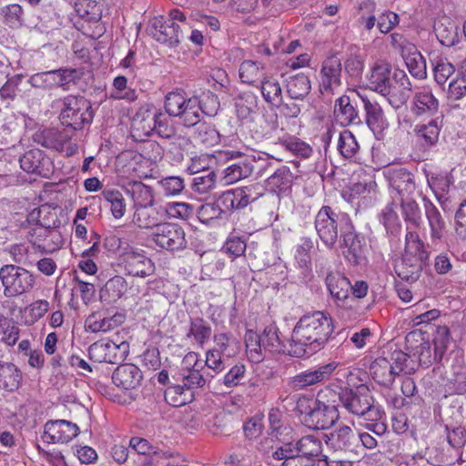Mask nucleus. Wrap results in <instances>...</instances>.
Returning <instances> with one entry per match:
<instances>
[{
    "mask_svg": "<svg viewBox=\"0 0 466 466\" xmlns=\"http://www.w3.org/2000/svg\"><path fill=\"white\" fill-rule=\"evenodd\" d=\"M362 101L366 112L367 125L372 129L380 127L384 119L381 106L377 102H372L368 98H362Z\"/></svg>",
    "mask_w": 466,
    "mask_h": 466,
    "instance_id": "nucleus-48",
    "label": "nucleus"
},
{
    "mask_svg": "<svg viewBox=\"0 0 466 466\" xmlns=\"http://www.w3.org/2000/svg\"><path fill=\"white\" fill-rule=\"evenodd\" d=\"M217 175L213 170H208L194 177L193 189L200 194H205L215 188Z\"/></svg>",
    "mask_w": 466,
    "mask_h": 466,
    "instance_id": "nucleus-57",
    "label": "nucleus"
},
{
    "mask_svg": "<svg viewBox=\"0 0 466 466\" xmlns=\"http://www.w3.org/2000/svg\"><path fill=\"white\" fill-rule=\"evenodd\" d=\"M245 343L247 347V351L254 362H259L262 360V341L261 336L258 335L256 332L252 330H248L245 335Z\"/></svg>",
    "mask_w": 466,
    "mask_h": 466,
    "instance_id": "nucleus-52",
    "label": "nucleus"
},
{
    "mask_svg": "<svg viewBox=\"0 0 466 466\" xmlns=\"http://www.w3.org/2000/svg\"><path fill=\"white\" fill-rule=\"evenodd\" d=\"M428 258L424 244L416 232L406 234L405 252L402 259L395 266L398 276L410 282L416 281L422 270L423 263Z\"/></svg>",
    "mask_w": 466,
    "mask_h": 466,
    "instance_id": "nucleus-4",
    "label": "nucleus"
},
{
    "mask_svg": "<svg viewBox=\"0 0 466 466\" xmlns=\"http://www.w3.org/2000/svg\"><path fill=\"white\" fill-rule=\"evenodd\" d=\"M442 127V117L431 119L428 124H418L413 132L417 140L425 147L434 146L438 140Z\"/></svg>",
    "mask_w": 466,
    "mask_h": 466,
    "instance_id": "nucleus-27",
    "label": "nucleus"
},
{
    "mask_svg": "<svg viewBox=\"0 0 466 466\" xmlns=\"http://www.w3.org/2000/svg\"><path fill=\"white\" fill-rule=\"evenodd\" d=\"M340 248L346 259L354 265L360 263L364 257V244L361 238L354 231L352 223L350 228L344 229L340 234Z\"/></svg>",
    "mask_w": 466,
    "mask_h": 466,
    "instance_id": "nucleus-18",
    "label": "nucleus"
},
{
    "mask_svg": "<svg viewBox=\"0 0 466 466\" xmlns=\"http://www.w3.org/2000/svg\"><path fill=\"white\" fill-rule=\"evenodd\" d=\"M128 349V343L125 341L117 344L111 340H99L90 345L88 354L90 359L96 362L115 364L126 358Z\"/></svg>",
    "mask_w": 466,
    "mask_h": 466,
    "instance_id": "nucleus-10",
    "label": "nucleus"
},
{
    "mask_svg": "<svg viewBox=\"0 0 466 466\" xmlns=\"http://www.w3.org/2000/svg\"><path fill=\"white\" fill-rule=\"evenodd\" d=\"M135 209L133 221L140 228H157L164 219V215L154 207V204Z\"/></svg>",
    "mask_w": 466,
    "mask_h": 466,
    "instance_id": "nucleus-32",
    "label": "nucleus"
},
{
    "mask_svg": "<svg viewBox=\"0 0 466 466\" xmlns=\"http://www.w3.org/2000/svg\"><path fill=\"white\" fill-rule=\"evenodd\" d=\"M149 31L157 41L169 46H177L183 38L181 26L174 20L162 16L150 21Z\"/></svg>",
    "mask_w": 466,
    "mask_h": 466,
    "instance_id": "nucleus-15",
    "label": "nucleus"
},
{
    "mask_svg": "<svg viewBox=\"0 0 466 466\" xmlns=\"http://www.w3.org/2000/svg\"><path fill=\"white\" fill-rule=\"evenodd\" d=\"M198 218L202 223L208 224L214 219L220 218L225 210L219 203H205L198 209Z\"/></svg>",
    "mask_w": 466,
    "mask_h": 466,
    "instance_id": "nucleus-56",
    "label": "nucleus"
},
{
    "mask_svg": "<svg viewBox=\"0 0 466 466\" xmlns=\"http://www.w3.org/2000/svg\"><path fill=\"white\" fill-rule=\"evenodd\" d=\"M143 375L139 368L131 363L119 365L112 375L114 384L122 390L136 389L141 383Z\"/></svg>",
    "mask_w": 466,
    "mask_h": 466,
    "instance_id": "nucleus-21",
    "label": "nucleus"
},
{
    "mask_svg": "<svg viewBox=\"0 0 466 466\" xmlns=\"http://www.w3.org/2000/svg\"><path fill=\"white\" fill-rule=\"evenodd\" d=\"M410 75L418 79L427 76L426 60L416 46H408L402 56Z\"/></svg>",
    "mask_w": 466,
    "mask_h": 466,
    "instance_id": "nucleus-35",
    "label": "nucleus"
},
{
    "mask_svg": "<svg viewBox=\"0 0 466 466\" xmlns=\"http://www.w3.org/2000/svg\"><path fill=\"white\" fill-rule=\"evenodd\" d=\"M216 347L213 349L227 357H233L238 350V341L226 333H219L214 336Z\"/></svg>",
    "mask_w": 466,
    "mask_h": 466,
    "instance_id": "nucleus-50",
    "label": "nucleus"
},
{
    "mask_svg": "<svg viewBox=\"0 0 466 466\" xmlns=\"http://www.w3.org/2000/svg\"><path fill=\"white\" fill-rule=\"evenodd\" d=\"M333 332V321L329 314L315 311L303 316L292 331L289 354L295 357L311 355L319 350Z\"/></svg>",
    "mask_w": 466,
    "mask_h": 466,
    "instance_id": "nucleus-1",
    "label": "nucleus"
},
{
    "mask_svg": "<svg viewBox=\"0 0 466 466\" xmlns=\"http://www.w3.org/2000/svg\"><path fill=\"white\" fill-rule=\"evenodd\" d=\"M51 160L40 149H32L20 158L21 168L27 173L48 177L51 173Z\"/></svg>",
    "mask_w": 466,
    "mask_h": 466,
    "instance_id": "nucleus-20",
    "label": "nucleus"
},
{
    "mask_svg": "<svg viewBox=\"0 0 466 466\" xmlns=\"http://www.w3.org/2000/svg\"><path fill=\"white\" fill-rule=\"evenodd\" d=\"M370 89L381 94L392 80L391 66L384 62L375 64L367 75Z\"/></svg>",
    "mask_w": 466,
    "mask_h": 466,
    "instance_id": "nucleus-28",
    "label": "nucleus"
},
{
    "mask_svg": "<svg viewBox=\"0 0 466 466\" xmlns=\"http://www.w3.org/2000/svg\"><path fill=\"white\" fill-rule=\"evenodd\" d=\"M326 285L330 295L337 300H344L348 298L350 289V282L340 272H330L326 277Z\"/></svg>",
    "mask_w": 466,
    "mask_h": 466,
    "instance_id": "nucleus-37",
    "label": "nucleus"
},
{
    "mask_svg": "<svg viewBox=\"0 0 466 466\" xmlns=\"http://www.w3.org/2000/svg\"><path fill=\"white\" fill-rule=\"evenodd\" d=\"M452 339L451 337L450 329L446 326H439L436 329L433 345L437 354L442 358L449 346L451 344Z\"/></svg>",
    "mask_w": 466,
    "mask_h": 466,
    "instance_id": "nucleus-58",
    "label": "nucleus"
},
{
    "mask_svg": "<svg viewBox=\"0 0 466 466\" xmlns=\"http://www.w3.org/2000/svg\"><path fill=\"white\" fill-rule=\"evenodd\" d=\"M389 180L390 187L401 198L410 197L415 190L413 175L405 168H394L390 171Z\"/></svg>",
    "mask_w": 466,
    "mask_h": 466,
    "instance_id": "nucleus-25",
    "label": "nucleus"
},
{
    "mask_svg": "<svg viewBox=\"0 0 466 466\" xmlns=\"http://www.w3.org/2000/svg\"><path fill=\"white\" fill-rule=\"evenodd\" d=\"M309 90L310 81L303 74L292 76L287 81V93L291 99H301Z\"/></svg>",
    "mask_w": 466,
    "mask_h": 466,
    "instance_id": "nucleus-42",
    "label": "nucleus"
},
{
    "mask_svg": "<svg viewBox=\"0 0 466 466\" xmlns=\"http://www.w3.org/2000/svg\"><path fill=\"white\" fill-rule=\"evenodd\" d=\"M406 349L417 357L420 365L429 367L435 361H441V357L437 351L431 352L430 341L425 339L420 331L410 332L405 338Z\"/></svg>",
    "mask_w": 466,
    "mask_h": 466,
    "instance_id": "nucleus-14",
    "label": "nucleus"
},
{
    "mask_svg": "<svg viewBox=\"0 0 466 466\" xmlns=\"http://www.w3.org/2000/svg\"><path fill=\"white\" fill-rule=\"evenodd\" d=\"M165 400L173 407H181L193 400V392L182 383L172 385L165 390Z\"/></svg>",
    "mask_w": 466,
    "mask_h": 466,
    "instance_id": "nucleus-41",
    "label": "nucleus"
},
{
    "mask_svg": "<svg viewBox=\"0 0 466 466\" xmlns=\"http://www.w3.org/2000/svg\"><path fill=\"white\" fill-rule=\"evenodd\" d=\"M326 443L335 451H349L357 445L358 436L350 427L344 425L327 435Z\"/></svg>",
    "mask_w": 466,
    "mask_h": 466,
    "instance_id": "nucleus-24",
    "label": "nucleus"
},
{
    "mask_svg": "<svg viewBox=\"0 0 466 466\" xmlns=\"http://www.w3.org/2000/svg\"><path fill=\"white\" fill-rule=\"evenodd\" d=\"M119 265L126 274L132 277L147 278L154 274L156 267L144 251L129 247L119 256Z\"/></svg>",
    "mask_w": 466,
    "mask_h": 466,
    "instance_id": "nucleus-9",
    "label": "nucleus"
},
{
    "mask_svg": "<svg viewBox=\"0 0 466 466\" xmlns=\"http://www.w3.org/2000/svg\"><path fill=\"white\" fill-rule=\"evenodd\" d=\"M0 279L5 288L4 294L8 298L25 293L34 283L33 276L26 269L15 265L3 266Z\"/></svg>",
    "mask_w": 466,
    "mask_h": 466,
    "instance_id": "nucleus-8",
    "label": "nucleus"
},
{
    "mask_svg": "<svg viewBox=\"0 0 466 466\" xmlns=\"http://www.w3.org/2000/svg\"><path fill=\"white\" fill-rule=\"evenodd\" d=\"M64 108L60 113L63 125L75 130L81 129L84 124L91 122L93 112L89 101L83 96H68L64 98Z\"/></svg>",
    "mask_w": 466,
    "mask_h": 466,
    "instance_id": "nucleus-7",
    "label": "nucleus"
},
{
    "mask_svg": "<svg viewBox=\"0 0 466 466\" xmlns=\"http://www.w3.org/2000/svg\"><path fill=\"white\" fill-rule=\"evenodd\" d=\"M425 214L431 228V239H441L445 228V221L441 212L432 203L428 202L425 204Z\"/></svg>",
    "mask_w": 466,
    "mask_h": 466,
    "instance_id": "nucleus-39",
    "label": "nucleus"
},
{
    "mask_svg": "<svg viewBox=\"0 0 466 466\" xmlns=\"http://www.w3.org/2000/svg\"><path fill=\"white\" fill-rule=\"evenodd\" d=\"M2 14L5 18V23L12 28H18L22 25L23 9L17 4H12L5 6L2 9Z\"/></svg>",
    "mask_w": 466,
    "mask_h": 466,
    "instance_id": "nucleus-62",
    "label": "nucleus"
},
{
    "mask_svg": "<svg viewBox=\"0 0 466 466\" xmlns=\"http://www.w3.org/2000/svg\"><path fill=\"white\" fill-rule=\"evenodd\" d=\"M50 89L56 86H66L80 77L76 69L60 68L47 71Z\"/></svg>",
    "mask_w": 466,
    "mask_h": 466,
    "instance_id": "nucleus-47",
    "label": "nucleus"
},
{
    "mask_svg": "<svg viewBox=\"0 0 466 466\" xmlns=\"http://www.w3.org/2000/svg\"><path fill=\"white\" fill-rule=\"evenodd\" d=\"M340 234L350 228V219L345 213H335L330 207L325 206L318 212L315 228L319 238L328 247L332 248L338 238V227Z\"/></svg>",
    "mask_w": 466,
    "mask_h": 466,
    "instance_id": "nucleus-6",
    "label": "nucleus"
},
{
    "mask_svg": "<svg viewBox=\"0 0 466 466\" xmlns=\"http://www.w3.org/2000/svg\"><path fill=\"white\" fill-rule=\"evenodd\" d=\"M102 194L106 201L110 203L113 216L116 218H122L126 210L123 195L117 190H104Z\"/></svg>",
    "mask_w": 466,
    "mask_h": 466,
    "instance_id": "nucleus-54",
    "label": "nucleus"
},
{
    "mask_svg": "<svg viewBox=\"0 0 466 466\" xmlns=\"http://www.w3.org/2000/svg\"><path fill=\"white\" fill-rule=\"evenodd\" d=\"M292 447L296 449V452L300 453L310 462H328L326 457L322 454V442L318 437L306 435L300 438Z\"/></svg>",
    "mask_w": 466,
    "mask_h": 466,
    "instance_id": "nucleus-22",
    "label": "nucleus"
},
{
    "mask_svg": "<svg viewBox=\"0 0 466 466\" xmlns=\"http://www.w3.org/2000/svg\"><path fill=\"white\" fill-rule=\"evenodd\" d=\"M260 336L264 350L270 352H279L283 350L284 346L279 337L278 329L275 326L269 325L266 327Z\"/></svg>",
    "mask_w": 466,
    "mask_h": 466,
    "instance_id": "nucleus-51",
    "label": "nucleus"
},
{
    "mask_svg": "<svg viewBox=\"0 0 466 466\" xmlns=\"http://www.w3.org/2000/svg\"><path fill=\"white\" fill-rule=\"evenodd\" d=\"M253 167L250 163L242 160L228 167L224 170L223 180L225 184H233L242 178H246L252 174Z\"/></svg>",
    "mask_w": 466,
    "mask_h": 466,
    "instance_id": "nucleus-44",
    "label": "nucleus"
},
{
    "mask_svg": "<svg viewBox=\"0 0 466 466\" xmlns=\"http://www.w3.org/2000/svg\"><path fill=\"white\" fill-rule=\"evenodd\" d=\"M387 358H378L370 365L372 379L380 385L390 389L397 375Z\"/></svg>",
    "mask_w": 466,
    "mask_h": 466,
    "instance_id": "nucleus-33",
    "label": "nucleus"
},
{
    "mask_svg": "<svg viewBox=\"0 0 466 466\" xmlns=\"http://www.w3.org/2000/svg\"><path fill=\"white\" fill-rule=\"evenodd\" d=\"M411 87V83L406 73L402 70H396L392 75L390 84L384 89L381 95L387 97L392 107L398 109L409 100Z\"/></svg>",
    "mask_w": 466,
    "mask_h": 466,
    "instance_id": "nucleus-12",
    "label": "nucleus"
},
{
    "mask_svg": "<svg viewBox=\"0 0 466 466\" xmlns=\"http://www.w3.org/2000/svg\"><path fill=\"white\" fill-rule=\"evenodd\" d=\"M42 141H39L43 147L52 148L56 151H62L68 137L56 129H46L40 135Z\"/></svg>",
    "mask_w": 466,
    "mask_h": 466,
    "instance_id": "nucleus-49",
    "label": "nucleus"
},
{
    "mask_svg": "<svg viewBox=\"0 0 466 466\" xmlns=\"http://www.w3.org/2000/svg\"><path fill=\"white\" fill-rule=\"evenodd\" d=\"M438 109L439 100L430 89L423 88L414 94L411 107L414 115H434Z\"/></svg>",
    "mask_w": 466,
    "mask_h": 466,
    "instance_id": "nucleus-29",
    "label": "nucleus"
},
{
    "mask_svg": "<svg viewBox=\"0 0 466 466\" xmlns=\"http://www.w3.org/2000/svg\"><path fill=\"white\" fill-rule=\"evenodd\" d=\"M78 427L66 420H50L45 425L44 439L52 443H67L78 434Z\"/></svg>",
    "mask_w": 466,
    "mask_h": 466,
    "instance_id": "nucleus-16",
    "label": "nucleus"
},
{
    "mask_svg": "<svg viewBox=\"0 0 466 466\" xmlns=\"http://www.w3.org/2000/svg\"><path fill=\"white\" fill-rule=\"evenodd\" d=\"M152 239L161 248L174 251L186 247L183 228L175 223H161L152 235Z\"/></svg>",
    "mask_w": 466,
    "mask_h": 466,
    "instance_id": "nucleus-11",
    "label": "nucleus"
},
{
    "mask_svg": "<svg viewBox=\"0 0 466 466\" xmlns=\"http://www.w3.org/2000/svg\"><path fill=\"white\" fill-rule=\"evenodd\" d=\"M459 27L449 16L440 17L434 24V32L440 43L452 46L459 41Z\"/></svg>",
    "mask_w": 466,
    "mask_h": 466,
    "instance_id": "nucleus-31",
    "label": "nucleus"
},
{
    "mask_svg": "<svg viewBox=\"0 0 466 466\" xmlns=\"http://www.w3.org/2000/svg\"><path fill=\"white\" fill-rule=\"evenodd\" d=\"M22 374L17 367L11 362L0 361V389L15 391L21 384Z\"/></svg>",
    "mask_w": 466,
    "mask_h": 466,
    "instance_id": "nucleus-36",
    "label": "nucleus"
},
{
    "mask_svg": "<svg viewBox=\"0 0 466 466\" xmlns=\"http://www.w3.org/2000/svg\"><path fill=\"white\" fill-rule=\"evenodd\" d=\"M264 99L274 106L282 102V89L278 80L273 77L263 78L260 86Z\"/></svg>",
    "mask_w": 466,
    "mask_h": 466,
    "instance_id": "nucleus-45",
    "label": "nucleus"
},
{
    "mask_svg": "<svg viewBox=\"0 0 466 466\" xmlns=\"http://www.w3.org/2000/svg\"><path fill=\"white\" fill-rule=\"evenodd\" d=\"M239 77L243 83L254 85L264 78V66L252 60H245L239 66Z\"/></svg>",
    "mask_w": 466,
    "mask_h": 466,
    "instance_id": "nucleus-43",
    "label": "nucleus"
},
{
    "mask_svg": "<svg viewBox=\"0 0 466 466\" xmlns=\"http://www.w3.org/2000/svg\"><path fill=\"white\" fill-rule=\"evenodd\" d=\"M50 232L51 231L48 228L43 227L41 225H35L34 228L29 229L27 238L35 248L38 249L42 253H45L47 251V248L42 242L46 239V237H48Z\"/></svg>",
    "mask_w": 466,
    "mask_h": 466,
    "instance_id": "nucleus-60",
    "label": "nucleus"
},
{
    "mask_svg": "<svg viewBox=\"0 0 466 466\" xmlns=\"http://www.w3.org/2000/svg\"><path fill=\"white\" fill-rule=\"evenodd\" d=\"M257 198L258 197L253 194V188L246 187L224 192L219 201L227 209H238L247 207Z\"/></svg>",
    "mask_w": 466,
    "mask_h": 466,
    "instance_id": "nucleus-23",
    "label": "nucleus"
},
{
    "mask_svg": "<svg viewBox=\"0 0 466 466\" xmlns=\"http://www.w3.org/2000/svg\"><path fill=\"white\" fill-rule=\"evenodd\" d=\"M334 116L336 121L343 127L360 123L358 112L348 96H341L335 101Z\"/></svg>",
    "mask_w": 466,
    "mask_h": 466,
    "instance_id": "nucleus-34",
    "label": "nucleus"
},
{
    "mask_svg": "<svg viewBox=\"0 0 466 466\" xmlns=\"http://www.w3.org/2000/svg\"><path fill=\"white\" fill-rule=\"evenodd\" d=\"M157 109L147 106L141 107L132 118L131 127L138 137H148L156 128Z\"/></svg>",
    "mask_w": 466,
    "mask_h": 466,
    "instance_id": "nucleus-26",
    "label": "nucleus"
},
{
    "mask_svg": "<svg viewBox=\"0 0 466 466\" xmlns=\"http://www.w3.org/2000/svg\"><path fill=\"white\" fill-rule=\"evenodd\" d=\"M87 329L91 332H106L116 326V321L113 319L100 318L97 313H93L86 319Z\"/></svg>",
    "mask_w": 466,
    "mask_h": 466,
    "instance_id": "nucleus-55",
    "label": "nucleus"
},
{
    "mask_svg": "<svg viewBox=\"0 0 466 466\" xmlns=\"http://www.w3.org/2000/svg\"><path fill=\"white\" fill-rule=\"evenodd\" d=\"M341 60L337 56L327 57L320 71V91L332 92L335 87L341 85Z\"/></svg>",
    "mask_w": 466,
    "mask_h": 466,
    "instance_id": "nucleus-19",
    "label": "nucleus"
},
{
    "mask_svg": "<svg viewBox=\"0 0 466 466\" xmlns=\"http://www.w3.org/2000/svg\"><path fill=\"white\" fill-rule=\"evenodd\" d=\"M320 398H339L341 405L351 414L364 417L366 420L377 421L381 418L380 410L374 406V399L370 389L360 385L355 390L340 388L337 392L329 388L319 391Z\"/></svg>",
    "mask_w": 466,
    "mask_h": 466,
    "instance_id": "nucleus-3",
    "label": "nucleus"
},
{
    "mask_svg": "<svg viewBox=\"0 0 466 466\" xmlns=\"http://www.w3.org/2000/svg\"><path fill=\"white\" fill-rule=\"evenodd\" d=\"M312 247V242L308 238H304L301 239V243L297 248L296 259L304 274L309 273L310 269L309 251Z\"/></svg>",
    "mask_w": 466,
    "mask_h": 466,
    "instance_id": "nucleus-63",
    "label": "nucleus"
},
{
    "mask_svg": "<svg viewBox=\"0 0 466 466\" xmlns=\"http://www.w3.org/2000/svg\"><path fill=\"white\" fill-rule=\"evenodd\" d=\"M201 369L203 367L198 364V355L195 352H189L182 360V367L177 373V380L190 391L192 389L203 388L208 380L201 373Z\"/></svg>",
    "mask_w": 466,
    "mask_h": 466,
    "instance_id": "nucleus-13",
    "label": "nucleus"
},
{
    "mask_svg": "<svg viewBox=\"0 0 466 466\" xmlns=\"http://www.w3.org/2000/svg\"><path fill=\"white\" fill-rule=\"evenodd\" d=\"M165 110L169 116L178 117L186 127L200 122V112H204L197 96L186 97L180 92H169L165 98Z\"/></svg>",
    "mask_w": 466,
    "mask_h": 466,
    "instance_id": "nucleus-5",
    "label": "nucleus"
},
{
    "mask_svg": "<svg viewBox=\"0 0 466 466\" xmlns=\"http://www.w3.org/2000/svg\"><path fill=\"white\" fill-rule=\"evenodd\" d=\"M338 149L345 158H350L358 152L359 144L350 130H344L340 133Z\"/></svg>",
    "mask_w": 466,
    "mask_h": 466,
    "instance_id": "nucleus-53",
    "label": "nucleus"
},
{
    "mask_svg": "<svg viewBox=\"0 0 466 466\" xmlns=\"http://www.w3.org/2000/svg\"><path fill=\"white\" fill-rule=\"evenodd\" d=\"M279 144L284 146L287 150L304 157H309L312 151L306 143L299 140L296 137H289L279 138Z\"/></svg>",
    "mask_w": 466,
    "mask_h": 466,
    "instance_id": "nucleus-64",
    "label": "nucleus"
},
{
    "mask_svg": "<svg viewBox=\"0 0 466 466\" xmlns=\"http://www.w3.org/2000/svg\"><path fill=\"white\" fill-rule=\"evenodd\" d=\"M165 211L171 218L187 219L194 214V207L185 202H173L166 205Z\"/></svg>",
    "mask_w": 466,
    "mask_h": 466,
    "instance_id": "nucleus-61",
    "label": "nucleus"
},
{
    "mask_svg": "<svg viewBox=\"0 0 466 466\" xmlns=\"http://www.w3.org/2000/svg\"><path fill=\"white\" fill-rule=\"evenodd\" d=\"M335 368L336 366L333 363H329L315 370H305L292 377L289 380V386L295 390L313 386L328 379Z\"/></svg>",
    "mask_w": 466,
    "mask_h": 466,
    "instance_id": "nucleus-17",
    "label": "nucleus"
},
{
    "mask_svg": "<svg viewBox=\"0 0 466 466\" xmlns=\"http://www.w3.org/2000/svg\"><path fill=\"white\" fill-rule=\"evenodd\" d=\"M335 398H317L301 395L298 398L296 410L302 423L312 430L329 429L338 420L339 414Z\"/></svg>",
    "mask_w": 466,
    "mask_h": 466,
    "instance_id": "nucleus-2",
    "label": "nucleus"
},
{
    "mask_svg": "<svg viewBox=\"0 0 466 466\" xmlns=\"http://www.w3.org/2000/svg\"><path fill=\"white\" fill-rule=\"evenodd\" d=\"M291 444H286L273 452V458L282 461L281 466H329L328 462L313 463L296 452Z\"/></svg>",
    "mask_w": 466,
    "mask_h": 466,
    "instance_id": "nucleus-30",
    "label": "nucleus"
},
{
    "mask_svg": "<svg viewBox=\"0 0 466 466\" xmlns=\"http://www.w3.org/2000/svg\"><path fill=\"white\" fill-rule=\"evenodd\" d=\"M129 446L139 454L146 455L153 453L156 456H159L165 459L172 457V454L167 451H157L155 448L146 439L143 438H132L129 441Z\"/></svg>",
    "mask_w": 466,
    "mask_h": 466,
    "instance_id": "nucleus-59",
    "label": "nucleus"
},
{
    "mask_svg": "<svg viewBox=\"0 0 466 466\" xmlns=\"http://www.w3.org/2000/svg\"><path fill=\"white\" fill-rule=\"evenodd\" d=\"M411 353H405L401 350H394L390 359H388V361L392 366V370L397 376L400 375V373L410 374L414 372L415 367L414 365H410L414 361L410 360Z\"/></svg>",
    "mask_w": 466,
    "mask_h": 466,
    "instance_id": "nucleus-46",
    "label": "nucleus"
},
{
    "mask_svg": "<svg viewBox=\"0 0 466 466\" xmlns=\"http://www.w3.org/2000/svg\"><path fill=\"white\" fill-rule=\"evenodd\" d=\"M127 290V281L123 277L115 276L106 281L100 290L103 300L111 302L120 299Z\"/></svg>",
    "mask_w": 466,
    "mask_h": 466,
    "instance_id": "nucleus-40",
    "label": "nucleus"
},
{
    "mask_svg": "<svg viewBox=\"0 0 466 466\" xmlns=\"http://www.w3.org/2000/svg\"><path fill=\"white\" fill-rule=\"evenodd\" d=\"M126 189L134 202L135 208L154 204L152 189L144 183L140 181L129 182Z\"/></svg>",
    "mask_w": 466,
    "mask_h": 466,
    "instance_id": "nucleus-38",
    "label": "nucleus"
}]
</instances>
